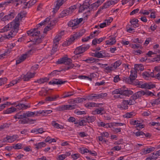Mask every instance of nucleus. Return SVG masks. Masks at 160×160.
<instances>
[{"mask_svg": "<svg viewBox=\"0 0 160 160\" xmlns=\"http://www.w3.org/2000/svg\"><path fill=\"white\" fill-rule=\"evenodd\" d=\"M19 26V23L14 20L5 26L2 29H1L0 32H3L8 30H11L9 33L6 35V37L8 39H11L14 37L18 32Z\"/></svg>", "mask_w": 160, "mask_h": 160, "instance_id": "f257e3e1", "label": "nucleus"}, {"mask_svg": "<svg viewBox=\"0 0 160 160\" xmlns=\"http://www.w3.org/2000/svg\"><path fill=\"white\" fill-rule=\"evenodd\" d=\"M137 76V72L134 68L132 69L130 71V75L129 77L125 78L123 80L127 83L134 85H141V82L137 79H136Z\"/></svg>", "mask_w": 160, "mask_h": 160, "instance_id": "f03ea898", "label": "nucleus"}, {"mask_svg": "<svg viewBox=\"0 0 160 160\" xmlns=\"http://www.w3.org/2000/svg\"><path fill=\"white\" fill-rule=\"evenodd\" d=\"M27 33L30 36L36 37L34 39L35 44H38L42 42L41 38H39V35L40 34V31L37 29V28L31 29L27 31Z\"/></svg>", "mask_w": 160, "mask_h": 160, "instance_id": "7ed1b4c3", "label": "nucleus"}, {"mask_svg": "<svg viewBox=\"0 0 160 160\" xmlns=\"http://www.w3.org/2000/svg\"><path fill=\"white\" fill-rule=\"evenodd\" d=\"M90 48L88 45H82L77 47L74 52V53L76 55H79L87 51Z\"/></svg>", "mask_w": 160, "mask_h": 160, "instance_id": "20e7f679", "label": "nucleus"}, {"mask_svg": "<svg viewBox=\"0 0 160 160\" xmlns=\"http://www.w3.org/2000/svg\"><path fill=\"white\" fill-rule=\"evenodd\" d=\"M93 56L97 58H104L110 57V54L105 50L96 52L93 53Z\"/></svg>", "mask_w": 160, "mask_h": 160, "instance_id": "39448f33", "label": "nucleus"}, {"mask_svg": "<svg viewBox=\"0 0 160 160\" xmlns=\"http://www.w3.org/2000/svg\"><path fill=\"white\" fill-rule=\"evenodd\" d=\"M85 32L84 30H82L79 32H77L74 33L71 36L69 40V42H72L76 39H77L80 37L82 36Z\"/></svg>", "mask_w": 160, "mask_h": 160, "instance_id": "423d86ee", "label": "nucleus"}, {"mask_svg": "<svg viewBox=\"0 0 160 160\" xmlns=\"http://www.w3.org/2000/svg\"><path fill=\"white\" fill-rule=\"evenodd\" d=\"M83 18H81L79 19H76L72 20L70 21L68 23V25L69 26L71 27H74L78 25L80 23L82 22Z\"/></svg>", "mask_w": 160, "mask_h": 160, "instance_id": "0eeeda50", "label": "nucleus"}, {"mask_svg": "<svg viewBox=\"0 0 160 160\" xmlns=\"http://www.w3.org/2000/svg\"><path fill=\"white\" fill-rule=\"evenodd\" d=\"M72 61L70 58L67 57H64L58 60L57 62L58 64L69 65L72 63Z\"/></svg>", "mask_w": 160, "mask_h": 160, "instance_id": "6e6552de", "label": "nucleus"}, {"mask_svg": "<svg viewBox=\"0 0 160 160\" xmlns=\"http://www.w3.org/2000/svg\"><path fill=\"white\" fill-rule=\"evenodd\" d=\"M128 100H124L121 104L117 105V107L121 110H126L128 108Z\"/></svg>", "mask_w": 160, "mask_h": 160, "instance_id": "1a4fd4ad", "label": "nucleus"}, {"mask_svg": "<svg viewBox=\"0 0 160 160\" xmlns=\"http://www.w3.org/2000/svg\"><path fill=\"white\" fill-rule=\"evenodd\" d=\"M18 138L17 135H13L12 136H8L6 137V139L4 138L3 140V142H8L12 143L14 142L17 138Z\"/></svg>", "mask_w": 160, "mask_h": 160, "instance_id": "9d476101", "label": "nucleus"}, {"mask_svg": "<svg viewBox=\"0 0 160 160\" xmlns=\"http://www.w3.org/2000/svg\"><path fill=\"white\" fill-rule=\"evenodd\" d=\"M67 82V81H62L61 79H55L49 82V84H52L53 85H61Z\"/></svg>", "mask_w": 160, "mask_h": 160, "instance_id": "9b49d317", "label": "nucleus"}, {"mask_svg": "<svg viewBox=\"0 0 160 160\" xmlns=\"http://www.w3.org/2000/svg\"><path fill=\"white\" fill-rule=\"evenodd\" d=\"M86 100L83 98L78 97L74 99H72L68 101V103L70 104H74L78 103L83 102Z\"/></svg>", "mask_w": 160, "mask_h": 160, "instance_id": "f8f14e48", "label": "nucleus"}, {"mask_svg": "<svg viewBox=\"0 0 160 160\" xmlns=\"http://www.w3.org/2000/svg\"><path fill=\"white\" fill-rule=\"evenodd\" d=\"M35 76L34 73H31L28 72L26 75H23L21 76L22 78V79L24 81H26L29 80L33 78Z\"/></svg>", "mask_w": 160, "mask_h": 160, "instance_id": "ddd939ff", "label": "nucleus"}, {"mask_svg": "<svg viewBox=\"0 0 160 160\" xmlns=\"http://www.w3.org/2000/svg\"><path fill=\"white\" fill-rule=\"evenodd\" d=\"M104 109L105 108L104 107H100L92 111V113L93 115L99 114L102 115L105 113Z\"/></svg>", "mask_w": 160, "mask_h": 160, "instance_id": "4468645a", "label": "nucleus"}, {"mask_svg": "<svg viewBox=\"0 0 160 160\" xmlns=\"http://www.w3.org/2000/svg\"><path fill=\"white\" fill-rule=\"evenodd\" d=\"M77 5L79 7V12H82L89 7V4L88 2H84L82 5L80 4H77Z\"/></svg>", "mask_w": 160, "mask_h": 160, "instance_id": "2eb2a0df", "label": "nucleus"}, {"mask_svg": "<svg viewBox=\"0 0 160 160\" xmlns=\"http://www.w3.org/2000/svg\"><path fill=\"white\" fill-rule=\"evenodd\" d=\"M17 109L18 110H25L27 108L30 107V105H25L23 103H19L18 104L15 106Z\"/></svg>", "mask_w": 160, "mask_h": 160, "instance_id": "dca6fc26", "label": "nucleus"}, {"mask_svg": "<svg viewBox=\"0 0 160 160\" xmlns=\"http://www.w3.org/2000/svg\"><path fill=\"white\" fill-rule=\"evenodd\" d=\"M154 149L155 148L153 147L145 148L141 150V153L142 155H146L154 151Z\"/></svg>", "mask_w": 160, "mask_h": 160, "instance_id": "f3484780", "label": "nucleus"}, {"mask_svg": "<svg viewBox=\"0 0 160 160\" xmlns=\"http://www.w3.org/2000/svg\"><path fill=\"white\" fill-rule=\"evenodd\" d=\"M121 93L122 96L123 97L124 96H128L131 95L133 94V92L131 90H128V88L126 89L121 88Z\"/></svg>", "mask_w": 160, "mask_h": 160, "instance_id": "a211bd4d", "label": "nucleus"}, {"mask_svg": "<svg viewBox=\"0 0 160 160\" xmlns=\"http://www.w3.org/2000/svg\"><path fill=\"white\" fill-rule=\"evenodd\" d=\"M145 92L142 90L136 92L132 96V98H134V99H137L142 96L145 95Z\"/></svg>", "mask_w": 160, "mask_h": 160, "instance_id": "6ab92c4d", "label": "nucleus"}, {"mask_svg": "<svg viewBox=\"0 0 160 160\" xmlns=\"http://www.w3.org/2000/svg\"><path fill=\"white\" fill-rule=\"evenodd\" d=\"M15 16V14L13 12H10L9 14L4 16L2 19V21H6L12 19Z\"/></svg>", "mask_w": 160, "mask_h": 160, "instance_id": "aec40b11", "label": "nucleus"}, {"mask_svg": "<svg viewBox=\"0 0 160 160\" xmlns=\"http://www.w3.org/2000/svg\"><path fill=\"white\" fill-rule=\"evenodd\" d=\"M102 103H96L93 102H89L85 104V106L88 108L98 107L99 105H102Z\"/></svg>", "mask_w": 160, "mask_h": 160, "instance_id": "412c9836", "label": "nucleus"}, {"mask_svg": "<svg viewBox=\"0 0 160 160\" xmlns=\"http://www.w3.org/2000/svg\"><path fill=\"white\" fill-rule=\"evenodd\" d=\"M59 98V95H54L52 96H49L47 97L45 99L46 101L51 102L54 101H56L58 98Z\"/></svg>", "mask_w": 160, "mask_h": 160, "instance_id": "4be33fe9", "label": "nucleus"}, {"mask_svg": "<svg viewBox=\"0 0 160 160\" xmlns=\"http://www.w3.org/2000/svg\"><path fill=\"white\" fill-rule=\"evenodd\" d=\"M59 98V95H54L52 96H49L47 97L45 99L46 101L51 102L54 101H56L58 98Z\"/></svg>", "mask_w": 160, "mask_h": 160, "instance_id": "5701e85b", "label": "nucleus"}, {"mask_svg": "<svg viewBox=\"0 0 160 160\" xmlns=\"http://www.w3.org/2000/svg\"><path fill=\"white\" fill-rule=\"evenodd\" d=\"M26 113L25 112L22 114L21 112L20 111L15 114V115L14 116V118L15 119H23L26 118Z\"/></svg>", "mask_w": 160, "mask_h": 160, "instance_id": "b1692460", "label": "nucleus"}, {"mask_svg": "<svg viewBox=\"0 0 160 160\" xmlns=\"http://www.w3.org/2000/svg\"><path fill=\"white\" fill-rule=\"evenodd\" d=\"M105 0H97L95 2L91 4V7L93 9L94 8H96L98 7L100 5H101Z\"/></svg>", "mask_w": 160, "mask_h": 160, "instance_id": "393cba45", "label": "nucleus"}, {"mask_svg": "<svg viewBox=\"0 0 160 160\" xmlns=\"http://www.w3.org/2000/svg\"><path fill=\"white\" fill-rule=\"evenodd\" d=\"M138 20L137 19L134 18L131 19L130 21V22L134 28H136L138 27L139 26V24L138 23Z\"/></svg>", "mask_w": 160, "mask_h": 160, "instance_id": "a878e982", "label": "nucleus"}, {"mask_svg": "<svg viewBox=\"0 0 160 160\" xmlns=\"http://www.w3.org/2000/svg\"><path fill=\"white\" fill-rule=\"evenodd\" d=\"M106 38L105 37L101 38L99 39L95 38L92 41V44L95 45L97 43H100Z\"/></svg>", "mask_w": 160, "mask_h": 160, "instance_id": "bb28decb", "label": "nucleus"}, {"mask_svg": "<svg viewBox=\"0 0 160 160\" xmlns=\"http://www.w3.org/2000/svg\"><path fill=\"white\" fill-rule=\"evenodd\" d=\"M17 110L16 107H12L8 108L5 111V113L6 114H9L16 112Z\"/></svg>", "mask_w": 160, "mask_h": 160, "instance_id": "cd10ccee", "label": "nucleus"}, {"mask_svg": "<svg viewBox=\"0 0 160 160\" xmlns=\"http://www.w3.org/2000/svg\"><path fill=\"white\" fill-rule=\"evenodd\" d=\"M116 42L115 37L111 38L110 39L106 41V44L112 45L115 43Z\"/></svg>", "mask_w": 160, "mask_h": 160, "instance_id": "c85d7f7f", "label": "nucleus"}, {"mask_svg": "<svg viewBox=\"0 0 160 160\" xmlns=\"http://www.w3.org/2000/svg\"><path fill=\"white\" fill-rule=\"evenodd\" d=\"M134 69H135L136 71H143L144 69L143 66L141 64H135L134 65Z\"/></svg>", "mask_w": 160, "mask_h": 160, "instance_id": "c756f323", "label": "nucleus"}, {"mask_svg": "<svg viewBox=\"0 0 160 160\" xmlns=\"http://www.w3.org/2000/svg\"><path fill=\"white\" fill-rule=\"evenodd\" d=\"M142 76L144 78L147 79L149 77L153 76V74L152 72H144L142 73Z\"/></svg>", "mask_w": 160, "mask_h": 160, "instance_id": "7c9ffc66", "label": "nucleus"}, {"mask_svg": "<svg viewBox=\"0 0 160 160\" xmlns=\"http://www.w3.org/2000/svg\"><path fill=\"white\" fill-rule=\"evenodd\" d=\"M49 80V79L47 77L44 78H40L37 80L36 81H34L35 82H38L39 84L43 83L44 82H47Z\"/></svg>", "mask_w": 160, "mask_h": 160, "instance_id": "2f4dec72", "label": "nucleus"}, {"mask_svg": "<svg viewBox=\"0 0 160 160\" xmlns=\"http://www.w3.org/2000/svg\"><path fill=\"white\" fill-rule=\"evenodd\" d=\"M36 147L35 148L37 149H38L40 148H41L43 147H44L46 146L45 143L44 142H41L38 143H36L34 145Z\"/></svg>", "mask_w": 160, "mask_h": 160, "instance_id": "473e14b6", "label": "nucleus"}, {"mask_svg": "<svg viewBox=\"0 0 160 160\" xmlns=\"http://www.w3.org/2000/svg\"><path fill=\"white\" fill-rule=\"evenodd\" d=\"M122 63V62L121 61L118 60L115 62L113 64H112V65L114 69L115 70L121 65Z\"/></svg>", "mask_w": 160, "mask_h": 160, "instance_id": "72a5a7b5", "label": "nucleus"}, {"mask_svg": "<svg viewBox=\"0 0 160 160\" xmlns=\"http://www.w3.org/2000/svg\"><path fill=\"white\" fill-rule=\"evenodd\" d=\"M69 14V11L68 9H65L62 11L59 15V17L62 18Z\"/></svg>", "mask_w": 160, "mask_h": 160, "instance_id": "f704fd0d", "label": "nucleus"}, {"mask_svg": "<svg viewBox=\"0 0 160 160\" xmlns=\"http://www.w3.org/2000/svg\"><path fill=\"white\" fill-rule=\"evenodd\" d=\"M74 94V92L73 91L68 92H65L63 94V96H62L61 98H64L67 97H70L71 96L73 95Z\"/></svg>", "mask_w": 160, "mask_h": 160, "instance_id": "c9c22d12", "label": "nucleus"}, {"mask_svg": "<svg viewBox=\"0 0 160 160\" xmlns=\"http://www.w3.org/2000/svg\"><path fill=\"white\" fill-rule=\"evenodd\" d=\"M31 52V50H30L27 53L22 55L19 58H20V60H21V61H23L27 57L29 56V54Z\"/></svg>", "mask_w": 160, "mask_h": 160, "instance_id": "e433bc0d", "label": "nucleus"}, {"mask_svg": "<svg viewBox=\"0 0 160 160\" xmlns=\"http://www.w3.org/2000/svg\"><path fill=\"white\" fill-rule=\"evenodd\" d=\"M135 115V113L133 112H127L123 115V117L125 118H129L132 117Z\"/></svg>", "mask_w": 160, "mask_h": 160, "instance_id": "4c0bfd02", "label": "nucleus"}, {"mask_svg": "<svg viewBox=\"0 0 160 160\" xmlns=\"http://www.w3.org/2000/svg\"><path fill=\"white\" fill-rule=\"evenodd\" d=\"M65 106V110H71L74 109L76 108L77 107L76 105H66Z\"/></svg>", "mask_w": 160, "mask_h": 160, "instance_id": "58836bf2", "label": "nucleus"}, {"mask_svg": "<svg viewBox=\"0 0 160 160\" xmlns=\"http://www.w3.org/2000/svg\"><path fill=\"white\" fill-rule=\"evenodd\" d=\"M158 157L156 152L155 151L153 153L151 154L149 158L152 159H154L155 160L157 159Z\"/></svg>", "mask_w": 160, "mask_h": 160, "instance_id": "ea45409f", "label": "nucleus"}, {"mask_svg": "<svg viewBox=\"0 0 160 160\" xmlns=\"http://www.w3.org/2000/svg\"><path fill=\"white\" fill-rule=\"evenodd\" d=\"M99 33V31L98 30H97L91 33L90 35H89V36L91 38V39H92L95 37L97 36Z\"/></svg>", "mask_w": 160, "mask_h": 160, "instance_id": "a19ab883", "label": "nucleus"}, {"mask_svg": "<svg viewBox=\"0 0 160 160\" xmlns=\"http://www.w3.org/2000/svg\"><path fill=\"white\" fill-rule=\"evenodd\" d=\"M98 94L92 93L88 96L89 99L92 100L94 99H98Z\"/></svg>", "mask_w": 160, "mask_h": 160, "instance_id": "79ce46f5", "label": "nucleus"}, {"mask_svg": "<svg viewBox=\"0 0 160 160\" xmlns=\"http://www.w3.org/2000/svg\"><path fill=\"white\" fill-rule=\"evenodd\" d=\"M52 125L55 128H63V126L60 125L59 124L56 123L55 121H53L52 123Z\"/></svg>", "mask_w": 160, "mask_h": 160, "instance_id": "37998d69", "label": "nucleus"}, {"mask_svg": "<svg viewBox=\"0 0 160 160\" xmlns=\"http://www.w3.org/2000/svg\"><path fill=\"white\" fill-rule=\"evenodd\" d=\"M26 114V117H34V116H35V113L36 112H32L30 111H28L27 112Z\"/></svg>", "mask_w": 160, "mask_h": 160, "instance_id": "c03bdc74", "label": "nucleus"}, {"mask_svg": "<svg viewBox=\"0 0 160 160\" xmlns=\"http://www.w3.org/2000/svg\"><path fill=\"white\" fill-rule=\"evenodd\" d=\"M60 36L58 37L56 35L55 37L53 40V44L54 45H58L59 43V42L61 38H60Z\"/></svg>", "mask_w": 160, "mask_h": 160, "instance_id": "a18cd8bd", "label": "nucleus"}, {"mask_svg": "<svg viewBox=\"0 0 160 160\" xmlns=\"http://www.w3.org/2000/svg\"><path fill=\"white\" fill-rule=\"evenodd\" d=\"M105 69L108 72H110L112 71L115 70L112 64L110 66H108L107 67H106L105 68Z\"/></svg>", "mask_w": 160, "mask_h": 160, "instance_id": "49530a36", "label": "nucleus"}, {"mask_svg": "<svg viewBox=\"0 0 160 160\" xmlns=\"http://www.w3.org/2000/svg\"><path fill=\"white\" fill-rule=\"evenodd\" d=\"M111 6H112V4H111L110 1L107 2L104 4L102 8V9H103L108 8Z\"/></svg>", "mask_w": 160, "mask_h": 160, "instance_id": "de8ad7c7", "label": "nucleus"}, {"mask_svg": "<svg viewBox=\"0 0 160 160\" xmlns=\"http://www.w3.org/2000/svg\"><path fill=\"white\" fill-rule=\"evenodd\" d=\"M10 52V50L8 49L5 51L1 55H0V59H2L4 58V56L7 55Z\"/></svg>", "mask_w": 160, "mask_h": 160, "instance_id": "09e8293b", "label": "nucleus"}, {"mask_svg": "<svg viewBox=\"0 0 160 160\" xmlns=\"http://www.w3.org/2000/svg\"><path fill=\"white\" fill-rule=\"evenodd\" d=\"M58 47V45L53 44L52 48L51 51L52 54H54L57 51Z\"/></svg>", "mask_w": 160, "mask_h": 160, "instance_id": "8fccbe9b", "label": "nucleus"}, {"mask_svg": "<svg viewBox=\"0 0 160 160\" xmlns=\"http://www.w3.org/2000/svg\"><path fill=\"white\" fill-rule=\"evenodd\" d=\"M83 61H85L88 63H90L94 62L95 60V59L93 58H89L85 60H83Z\"/></svg>", "mask_w": 160, "mask_h": 160, "instance_id": "3c124183", "label": "nucleus"}, {"mask_svg": "<svg viewBox=\"0 0 160 160\" xmlns=\"http://www.w3.org/2000/svg\"><path fill=\"white\" fill-rule=\"evenodd\" d=\"M66 1V0H57V3L56 5L60 7Z\"/></svg>", "mask_w": 160, "mask_h": 160, "instance_id": "603ef678", "label": "nucleus"}, {"mask_svg": "<svg viewBox=\"0 0 160 160\" xmlns=\"http://www.w3.org/2000/svg\"><path fill=\"white\" fill-rule=\"evenodd\" d=\"M37 2L36 0H30L28 2V8L32 7Z\"/></svg>", "mask_w": 160, "mask_h": 160, "instance_id": "864d4df0", "label": "nucleus"}, {"mask_svg": "<svg viewBox=\"0 0 160 160\" xmlns=\"http://www.w3.org/2000/svg\"><path fill=\"white\" fill-rule=\"evenodd\" d=\"M95 118L93 116L89 117L88 116L87 117L86 119L87 120V121L88 122H92L95 121Z\"/></svg>", "mask_w": 160, "mask_h": 160, "instance_id": "5fc2aeb1", "label": "nucleus"}, {"mask_svg": "<svg viewBox=\"0 0 160 160\" xmlns=\"http://www.w3.org/2000/svg\"><path fill=\"white\" fill-rule=\"evenodd\" d=\"M160 104V98L153 101L152 102V105L154 106L155 104Z\"/></svg>", "mask_w": 160, "mask_h": 160, "instance_id": "6e6d98bb", "label": "nucleus"}, {"mask_svg": "<svg viewBox=\"0 0 160 160\" xmlns=\"http://www.w3.org/2000/svg\"><path fill=\"white\" fill-rule=\"evenodd\" d=\"M136 99H134V98H132V96L131 97L130 100L128 101V103L129 105H133L136 102L135 100Z\"/></svg>", "mask_w": 160, "mask_h": 160, "instance_id": "4d7b16f0", "label": "nucleus"}, {"mask_svg": "<svg viewBox=\"0 0 160 160\" xmlns=\"http://www.w3.org/2000/svg\"><path fill=\"white\" fill-rule=\"evenodd\" d=\"M61 71H58V70H54L50 73L49 74V75L54 76L57 75H59V73Z\"/></svg>", "mask_w": 160, "mask_h": 160, "instance_id": "13d9d810", "label": "nucleus"}, {"mask_svg": "<svg viewBox=\"0 0 160 160\" xmlns=\"http://www.w3.org/2000/svg\"><path fill=\"white\" fill-rule=\"evenodd\" d=\"M7 79L5 78H0V86L5 84L7 81Z\"/></svg>", "mask_w": 160, "mask_h": 160, "instance_id": "bf43d9fd", "label": "nucleus"}, {"mask_svg": "<svg viewBox=\"0 0 160 160\" xmlns=\"http://www.w3.org/2000/svg\"><path fill=\"white\" fill-rule=\"evenodd\" d=\"M98 94V99L103 98L107 96V94L106 93H101Z\"/></svg>", "mask_w": 160, "mask_h": 160, "instance_id": "052dcab7", "label": "nucleus"}, {"mask_svg": "<svg viewBox=\"0 0 160 160\" xmlns=\"http://www.w3.org/2000/svg\"><path fill=\"white\" fill-rule=\"evenodd\" d=\"M77 5H73L70 7L69 8L68 11H69V13H71L73 11L75 10L77 8Z\"/></svg>", "mask_w": 160, "mask_h": 160, "instance_id": "680f3d73", "label": "nucleus"}, {"mask_svg": "<svg viewBox=\"0 0 160 160\" xmlns=\"http://www.w3.org/2000/svg\"><path fill=\"white\" fill-rule=\"evenodd\" d=\"M22 16L21 13H19L18 14L17 16L16 17L14 20L16 21H17L19 23V21L20 20H21L22 18Z\"/></svg>", "mask_w": 160, "mask_h": 160, "instance_id": "e2e57ef3", "label": "nucleus"}, {"mask_svg": "<svg viewBox=\"0 0 160 160\" xmlns=\"http://www.w3.org/2000/svg\"><path fill=\"white\" fill-rule=\"evenodd\" d=\"M121 88H119V89H115V90L113 91L112 92V94L113 95L115 94H121Z\"/></svg>", "mask_w": 160, "mask_h": 160, "instance_id": "0e129e2a", "label": "nucleus"}, {"mask_svg": "<svg viewBox=\"0 0 160 160\" xmlns=\"http://www.w3.org/2000/svg\"><path fill=\"white\" fill-rule=\"evenodd\" d=\"M9 125L10 124L7 123H4L2 125H1L0 126V130L9 127Z\"/></svg>", "mask_w": 160, "mask_h": 160, "instance_id": "69168bd1", "label": "nucleus"}, {"mask_svg": "<svg viewBox=\"0 0 160 160\" xmlns=\"http://www.w3.org/2000/svg\"><path fill=\"white\" fill-rule=\"evenodd\" d=\"M86 119H83L80 121L79 122V125L80 126H84L86 125V123L87 122Z\"/></svg>", "mask_w": 160, "mask_h": 160, "instance_id": "338daca9", "label": "nucleus"}, {"mask_svg": "<svg viewBox=\"0 0 160 160\" xmlns=\"http://www.w3.org/2000/svg\"><path fill=\"white\" fill-rule=\"evenodd\" d=\"M22 148V144L21 143H18L16 144L14 147L13 148L15 149H19Z\"/></svg>", "mask_w": 160, "mask_h": 160, "instance_id": "774afa93", "label": "nucleus"}]
</instances>
